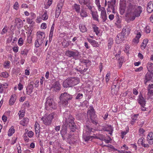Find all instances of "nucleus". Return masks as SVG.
Segmentation results:
<instances>
[{
	"label": "nucleus",
	"instance_id": "f257e3e1",
	"mask_svg": "<svg viewBox=\"0 0 153 153\" xmlns=\"http://www.w3.org/2000/svg\"><path fill=\"white\" fill-rule=\"evenodd\" d=\"M121 4L125 6L127 13L132 16V19L134 20L135 17H139L142 12V7L136 5L134 3L133 0H121Z\"/></svg>",
	"mask_w": 153,
	"mask_h": 153
},
{
	"label": "nucleus",
	"instance_id": "f03ea898",
	"mask_svg": "<svg viewBox=\"0 0 153 153\" xmlns=\"http://www.w3.org/2000/svg\"><path fill=\"white\" fill-rule=\"evenodd\" d=\"M64 117L65 118V122L67 127L71 131L73 132L76 129V126L74 122V118L70 114L68 111L65 112L64 114Z\"/></svg>",
	"mask_w": 153,
	"mask_h": 153
},
{
	"label": "nucleus",
	"instance_id": "7ed1b4c3",
	"mask_svg": "<svg viewBox=\"0 0 153 153\" xmlns=\"http://www.w3.org/2000/svg\"><path fill=\"white\" fill-rule=\"evenodd\" d=\"M72 98V95L66 92L62 93L59 98L60 100L59 102L64 107H66L69 105V102Z\"/></svg>",
	"mask_w": 153,
	"mask_h": 153
},
{
	"label": "nucleus",
	"instance_id": "20e7f679",
	"mask_svg": "<svg viewBox=\"0 0 153 153\" xmlns=\"http://www.w3.org/2000/svg\"><path fill=\"white\" fill-rule=\"evenodd\" d=\"M79 82L78 79L70 78L65 80L63 82V85L64 88L70 87L76 85Z\"/></svg>",
	"mask_w": 153,
	"mask_h": 153
},
{
	"label": "nucleus",
	"instance_id": "39448f33",
	"mask_svg": "<svg viewBox=\"0 0 153 153\" xmlns=\"http://www.w3.org/2000/svg\"><path fill=\"white\" fill-rule=\"evenodd\" d=\"M57 107V104L55 102L54 99L52 97H49L46 99L45 103V108L46 110L52 109H55Z\"/></svg>",
	"mask_w": 153,
	"mask_h": 153
},
{
	"label": "nucleus",
	"instance_id": "423d86ee",
	"mask_svg": "<svg viewBox=\"0 0 153 153\" xmlns=\"http://www.w3.org/2000/svg\"><path fill=\"white\" fill-rule=\"evenodd\" d=\"M87 113L88 115L90 116L91 122L95 125H97L98 123L97 118L93 108L92 107H90Z\"/></svg>",
	"mask_w": 153,
	"mask_h": 153
},
{
	"label": "nucleus",
	"instance_id": "0eeeda50",
	"mask_svg": "<svg viewBox=\"0 0 153 153\" xmlns=\"http://www.w3.org/2000/svg\"><path fill=\"white\" fill-rule=\"evenodd\" d=\"M57 115L56 113H53L50 114L48 116L43 117L42 119L43 123L46 126L49 125L51 123L52 120L53 118H57Z\"/></svg>",
	"mask_w": 153,
	"mask_h": 153
},
{
	"label": "nucleus",
	"instance_id": "6e6552de",
	"mask_svg": "<svg viewBox=\"0 0 153 153\" xmlns=\"http://www.w3.org/2000/svg\"><path fill=\"white\" fill-rule=\"evenodd\" d=\"M65 55L69 58L72 57L73 58H75L79 56V52L76 50L74 51L67 50L65 52Z\"/></svg>",
	"mask_w": 153,
	"mask_h": 153
},
{
	"label": "nucleus",
	"instance_id": "1a4fd4ad",
	"mask_svg": "<svg viewBox=\"0 0 153 153\" xmlns=\"http://www.w3.org/2000/svg\"><path fill=\"white\" fill-rule=\"evenodd\" d=\"M79 3L81 4L86 5L88 9L92 11V6L91 5V1L90 0H79Z\"/></svg>",
	"mask_w": 153,
	"mask_h": 153
},
{
	"label": "nucleus",
	"instance_id": "9d476101",
	"mask_svg": "<svg viewBox=\"0 0 153 153\" xmlns=\"http://www.w3.org/2000/svg\"><path fill=\"white\" fill-rule=\"evenodd\" d=\"M125 37L126 36L121 32L118 33L116 37V43L118 44L122 43L124 40Z\"/></svg>",
	"mask_w": 153,
	"mask_h": 153
},
{
	"label": "nucleus",
	"instance_id": "9b49d317",
	"mask_svg": "<svg viewBox=\"0 0 153 153\" xmlns=\"http://www.w3.org/2000/svg\"><path fill=\"white\" fill-rule=\"evenodd\" d=\"M37 39L39 41L40 43H43L45 37L44 33L41 32H38L37 33Z\"/></svg>",
	"mask_w": 153,
	"mask_h": 153
},
{
	"label": "nucleus",
	"instance_id": "f8f14e48",
	"mask_svg": "<svg viewBox=\"0 0 153 153\" xmlns=\"http://www.w3.org/2000/svg\"><path fill=\"white\" fill-rule=\"evenodd\" d=\"M33 82H30L26 88V91L28 95H30L33 92Z\"/></svg>",
	"mask_w": 153,
	"mask_h": 153
},
{
	"label": "nucleus",
	"instance_id": "ddd939ff",
	"mask_svg": "<svg viewBox=\"0 0 153 153\" xmlns=\"http://www.w3.org/2000/svg\"><path fill=\"white\" fill-rule=\"evenodd\" d=\"M51 88L56 92L59 91L60 89V85L59 82H55L52 85Z\"/></svg>",
	"mask_w": 153,
	"mask_h": 153
},
{
	"label": "nucleus",
	"instance_id": "4468645a",
	"mask_svg": "<svg viewBox=\"0 0 153 153\" xmlns=\"http://www.w3.org/2000/svg\"><path fill=\"white\" fill-rule=\"evenodd\" d=\"M152 74L150 72H147L144 78V83L146 84L147 82L152 79Z\"/></svg>",
	"mask_w": 153,
	"mask_h": 153
},
{
	"label": "nucleus",
	"instance_id": "2eb2a0df",
	"mask_svg": "<svg viewBox=\"0 0 153 153\" xmlns=\"http://www.w3.org/2000/svg\"><path fill=\"white\" fill-rule=\"evenodd\" d=\"M147 140L149 144H153V132H150L149 133L147 136Z\"/></svg>",
	"mask_w": 153,
	"mask_h": 153
},
{
	"label": "nucleus",
	"instance_id": "dca6fc26",
	"mask_svg": "<svg viewBox=\"0 0 153 153\" xmlns=\"http://www.w3.org/2000/svg\"><path fill=\"white\" fill-rule=\"evenodd\" d=\"M103 10H101L100 17L102 19V22H105L107 19L106 13L105 10L103 8Z\"/></svg>",
	"mask_w": 153,
	"mask_h": 153
},
{
	"label": "nucleus",
	"instance_id": "f3484780",
	"mask_svg": "<svg viewBox=\"0 0 153 153\" xmlns=\"http://www.w3.org/2000/svg\"><path fill=\"white\" fill-rule=\"evenodd\" d=\"M116 0H110L108 2V7L112 10H114V7L115 6V3Z\"/></svg>",
	"mask_w": 153,
	"mask_h": 153
},
{
	"label": "nucleus",
	"instance_id": "a211bd4d",
	"mask_svg": "<svg viewBox=\"0 0 153 153\" xmlns=\"http://www.w3.org/2000/svg\"><path fill=\"white\" fill-rule=\"evenodd\" d=\"M147 10L148 12L149 13H152L153 11V2L152 1H150L148 4L147 6Z\"/></svg>",
	"mask_w": 153,
	"mask_h": 153
},
{
	"label": "nucleus",
	"instance_id": "6ab92c4d",
	"mask_svg": "<svg viewBox=\"0 0 153 153\" xmlns=\"http://www.w3.org/2000/svg\"><path fill=\"white\" fill-rule=\"evenodd\" d=\"M15 23L16 26L18 27H22L23 26V22L20 19L16 18L15 19Z\"/></svg>",
	"mask_w": 153,
	"mask_h": 153
},
{
	"label": "nucleus",
	"instance_id": "aec40b11",
	"mask_svg": "<svg viewBox=\"0 0 153 153\" xmlns=\"http://www.w3.org/2000/svg\"><path fill=\"white\" fill-rule=\"evenodd\" d=\"M147 68L149 72L153 74V63L149 62L147 65Z\"/></svg>",
	"mask_w": 153,
	"mask_h": 153
},
{
	"label": "nucleus",
	"instance_id": "412c9836",
	"mask_svg": "<svg viewBox=\"0 0 153 153\" xmlns=\"http://www.w3.org/2000/svg\"><path fill=\"white\" fill-rule=\"evenodd\" d=\"M54 24H53L51 26L49 35V42H51L52 39L54 27Z\"/></svg>",
	"mask_w": 153,
	"mask_h": 153
},
{
	"label": "nucleus",
	"instance_id": "4be33fe9",
	"mask_svg": "<svg viewBox=\"0 0 153 153\" xmlns=\"http://www.w3.org/2000/svg\"><path fill=\"white\" fill-rule=\"evenodd\" d=\"M141 35L140 32H138L135 38L133 40V42L135 44H137L139 42V39L141 37Z\"/></svg>",
	"mask_w": 153,
	"mask_h": 153
},
{
	"label": "nucleus",
	"instance_id": "5701e85b",
	"mask_svg": "<svg viewBox=\"0 0 153 153\" xmlns=\"http://www.w3.org/2000/svg\"><path fill=\"white\" fill-rule=\"evenodd\" d=\"M88 40L94 47H97L99 46L98 42L95 40L91 39H88Z\"/></svg>",
	"mask_w": 153,
	"mask_h": 153
},
{
	"label": "nucleus",
	"instance_id": "b1692460",
	"mask_svg": "<svg viewBox=\"0 0 153 153\" xmlns=\"http://www.w3.org/2000/svg\"><path fill=\"white\" fill-rule=\"evenodd\" d=\"M138 103L141 105L142 106H144L145 105V101L144 98L141 97L139 99H138Z\"/></svg>",
	"mask_w": 153,
	"mask_h": 153
},
{
	"label": "nucleus",
	"instance_id": "393cba45",
	"mask_svg": "<svg viewBox=\"0 0 153 153\" xmlns=\"http://www.w3.org/2000/svg\"><path fill=\"white\" fill-rule=\"evenodd\" d=\"M130 29L129 28H128L126 27V28H124L123 29L122 31L121 32L125 36H126V34L128 35L130 33Z\"/></svg>",
	"mask_w": 153,
	"mask_h": 153
},
{
	"label": "nucleus",
	"instance_id": "a878e982",
	"mask_svg": "<svg viewBox=\"0 0 153 153\" xmlns=\"http://www.w3.org/2000/svg\"><path fill=\"white\" fill-rule=\"evenodd\" d=\"M67 127H65L64 128H63L60 131V133L62 135V136L63 138H64L65 135L67 134Z\"/></svg>",
	"mask_w": 153,
	"mask_h": 153
},
{
	"label": "nucleus",
	"instance_id": "bb28decb",
	"mask_svg": "<svg viewBox=\"0 0 153 153\" xmlns=\"http://www.w3.org/2000/svg\"><path fill=\"white\" fill-rule=\"evenodd\" d=\"M80 15L81 17H85L87 16V13L84 8L82 7L80 12Z\"/></svg>",
	"mask_w": 153,
	"mask_h": 153
},
{
	"label": "nucleus",
	"instance_id": "cd10ccee",
	"mask_svg": "<svg viewBox=\"0 0 153 153\" xmlns=\"http://www.w3.org/2000/svg\"><path fill=\"white\" fill-rule=\"evenodd\" d=\"M73 8L75 10V11L77 13L80 12V6L79 4H75L74 6H73Z\"/></svg>",
	"mask_w": 153,
	"mask_h": 153
},
{
	"label": "nucleus",
	"instance_id": "c85d7f7f",
	"mask_svg": "<svg viewBox=\"0 0 153 153\" xmlns=\"http://www.w3.org/2000/svg\"><path fill=\"white\" fill-rule=\"evenodd\" d=\"M120 13L121 15H123L124 13L125 10L126 9L125 6L121 4V0H120Z\"/></svg>",
	"mask_w": 153,
	"mask_h": 153
},
{
	"label": "nucleus",
	"instance_id": "c756f323",
	"mask_svg": "<svg viewBox=\"0 0 153 153\" xmlns=\"http://www.w3.org/2000/svg\"><path fill=\"white\" fill-rule=\"evenodd\" d=\"M116 87V85H114L113 84L112 86V88L111 89V92L112 94H117V91L118 90L117 88H116V90H115V89Z\"/></svg>",
	"mask_w": 153,
	"mask_h": 153
},
{
	"label": "nucleus",
	"instance_id": "7c9ffc66",
	"mask_svg": "<svg viewBox=\"0 0 153 153\" xmlns=\"http://www.w3.org/2000/svg\"><path fill=\"white\" fill-rule=\"evenodd\" d=\"M29 121V120L28 118H24L20 121V123L23 126H25L28 123Z\"/></svg>",
	"mask_w": 153,
	"mask_h": 153
},
{
	"label": "nucleus",
	"instance_id": "2f4dec72",
	"mask_svg": "<svg viewBox=\"0 0 153 153\" xmlns=\"http://www.w3.org/2000/svg\"><path fill=\"white\" fill-rule=\"evenodd\" d=\"M64 0H61L58 4L56 9L61 10L62 7L63 5Z\"/></svg>",
	"mask_w": 153,
	"mask_h": 153
},
{
	"label": "nucleus",
	"instance_id": "473e14b6",
	"mask_svg": "<svg viewBox=\"0 0 153 153\" xmlns=\"http://www.w3.org/2000/svg\"><path fill=\"white\" fill-rule=\"evenodd\" d=\"M79 28L81 31L82 33L85 32L86 31V28L84 25L80 24L79 25Z\"/></svg>",
	"mask_w": 153,
	"mask_h": 153
},
{
	"label": "nucleus",
	"instance_id": "72a5a7b5",
	"mask_svg": "<svg viewBox=\"0 0 153 153\" xmlns=\"http://www.w3.org/2000/svg\"><path fill=\"white\" fill-rule=\"evenodd\" d=\"M35 127L36 134L38 137H39L40 130L39 129V126L38 125V124L37 125L36 124H35Z\"/></svg>",
	"mask_w": 153,
	"mask_h": 153
},
{
	"label": "nucleus",
	"instance_id": "f704fd0d",
	"mask_svg": "<svg viewBox=\"0 0 153 153\" xmlns=\"http://www.w3.org/2000/svg\"><path fill=\"white\" fill-rule=\"evenodd\" d=\"M14 129L13 126H11L8 131V135L9 136H11L14 133Z\"/></svg>",
	"mask_w": 153,
	"mask_h": 153
},
{
	"label": "nucleus",
	"instance_id": "c9c22d12",
	"mask_svg": "<svg viewBox=\"0 0 153 153\" xmlns=\"http://www.w3.org/2000/svg\"><path fill=\"white\" fill-rule=\"evenodd\" d=\"M16 100V98H15L13 95L11 96V98L10 99L9 103L10 105H13L15 102Z\"/></svg>",
	"mask_w": 153,
	"mask_h": 153
},
{
	"label": "nucleus",
	"instance_id": "e433bc0d",
	"mask_svg": "<svg viewBox=\"0 0 153 153\" xmlns=\"http://www.w3.org/2000/svg\"><path fill=\"white\" fill-rule=\"evenodd\" d=\"M93 28L94 30V31L95 32L96 34L97 35H98V34L99 33L98 27L96 25H93Z\"/></svg>",
	"mask_w": 153,
	"mask_h": 153
},
{
	"label": "nucleus",
	"instance_id": "4c0bfd02",
	"mask_svg": "<svg viewBox=\"0 0 153 153\" xmlns=\"http://www.w3.org/2000/svg\"><path fill=\"white\" fill-rule=\"evenodd\" d=\"M113 42L112 39L111 38H109L108 39V42L109 49H110L111 48V45H113Z\"/></svg>",
	"mask_w": 153,
	"mask_h": 153
},
{
	"label": "nucleus",
	"instance_id": "58836bf2",
	"mask_svg": "<svg viewBox=\"0 0 153 153\" xmlns=\"http://www.w3.org/2000/svg\"><path fill=\"white\" fill-rule=\"evenodd\" d=\"M48 16L47 14V12L45 10L44 14L42 16V19L43 20H46L48 19Z\"/></svg>",
	"mask_w": 153,
	"mask_h": 153
},
{
	"label": "nucleus",
	"instance_id": "ea45409f",
	"mask_svg": "<svg viewBox=\"0 0 153 153\" xmlns=\"http://www.w3.org/2000/svg\"><path fill=\"white\" fill-rule=\"evenodd\" d=\"M83 138L85 141H88L90 140H92V137L90 136L85 137L83 135Z\"/></svg>",
	"mask_w": 153,
	"mask_h": 153
},
{
	"label": "nucleus",
	"instance_id": "a19ab883",
	"mask_svg": "<svg viewBox=\"0 0 153 153\" xmlns=\"http://www.w3.org/2000/svg\"><path fill=\"white\" fill-rule=\"evenodd\" d=\"M83 96L82 94L79 93L77 94L76 97L75 99L76 100H80L82 99Z\"/></svg>",
	"mask_w": 153,
	"mask_h": 153
},
{
	"label": "nucleus",
	"instance_id": "79ce46f5",
	"mask_svg": "<svg viewBox=\"0 0 153 153\" xmlns=\"http://www.w3.org/2000/svg\"><path fill=\"white\" fill-rule=\"evenodd\" d=\"M61 10L56 8L55 12V17L58 18L59 17L61 11Z\"/></svg>",
	"mask_w": 153,
	"mask_h": 153
},
{
	"label": "nucleus",
	"instance_id": "37998d69",
	"mask_svg": "<svg viewBox=\"0 0 153 153\" xmlns=\"http://www.w3.org/2000/svg\"><path fill=\"white\" fill-rule=\"evenodd\" d=\"M0 76L4 78H7L8 77V74L7 72H3L0 73Z\"/></svg>",
	"mask_w": 153,
	"mask_h": 153
},
{
	"label": "nucleus",
	"instance_id": "c03bdc74",
	"mask_svg": "<svg viewBox=\"0 0 153 153\" xmlns=\"http://www.w3.org/2000/svg\"><path fill=\"white\" fill-rule=\"evenodd\" d=\"M42 43H40L39 41L36 39L35 43V46L36 48L39 47L40 45H42Z\"/></svg>",
	"mask_w": 153,
	"mask_h": 153
},
{
	"label": "nucleus",
	"instance_id": "a18cd8bd",
	"mask_svg": "<svg viewBox=\"0 0 153 153\" xmlns=\"http://www.w3.org/2000/svg\"><path fill=\"white\" fill-rule=\"evenodd\" d=\"M95 3L98 7V10H101V6L100 2V0H95Z\"/></svg>",
	"mask_w": 153,
	"mask_h": 153
},
{
	"label": "nucleus",
	"instance_id": "49530a36",
	"mask_svg": "<svg viewBox=\"0 0 153 153\" xmlns=\"http://www.w3.org/2000/svg\"><path fill=\"white\" fill-rule=\"evenodd\" d=\"M96 138L103 140L104 138L102 134L98 135L95 137Z\"/></svg>",
	"mask_w": 153,
	"mask_h": 153
},
{
	"label": "nucleus",
	"instance_id": "de8ad7c7",
	"mask_svg": "<svg viewBox=\"0 0 153 153\" xmlns=\"http://www.w3.org/2000/svg\"><path fill=\"white\" fill-rule=\"evenodd\" d=\"M24 41L22 38H20L18 41V44L19 46H21L23 44Z\"/></svg>",
	"mask_w": 153,
	"mask_h": 153
},
{
	"label": "nucleus",
	"instance_id": "09e8293b",
	"mask_svg": "<svg viewBox=\"0 0 153 153\" xmlns=\"http://www.w3.org/2000/svg\"><path fill=\"white\" fill-rule=\"evenodd\" d=\"M144 138L141 137L140 138L138 141V144H141L142 145L144 143Z\"/></svg>",
	"mask_w": 153,
	"mask_h": 153
},
{
	"label": "nucleus",
	"instance_id": "8fccbe9b",
	"mask_svg": "<svg viewBox=\"0 0 153 153\" xmlns=\"http://www.w3.org/2000/svg\"><path fill=\"white\" fill-rule=\"evenodd\" d=\"M5 85L0 83V93H1L3 91V87Z\"/></svg>",
	"mask_w": 153,
	"mask_h": 153
},
{
	"label": "nucleus",
	"instance_id": "3c124183",
	"mask_svg": "<svg viewBox=\"0 0 153 153\" xmlns=\"http://www.w3.org/2000/svg\"><path fill=\"white\" fill-rule=\"evenodd\" d=\"M68 42L66 41V40L64 41L62 44L63 46H64V47H67L68 45Z\"/></svg>",
	"mask_w": 153,
	"mask_h": 153
},
{
	"label": "nucleus",
	"instance_id": "603ef678",
	"mask_svg": "<svg viewBox=\"0 0 153 153\" xmlns=\"http://www.w3.org/2000/svg\"><path fill=\"white\" fill-rule=\"evenodd\" d=\"M19 7V5L18 4V2H16L13 6L14 8L16 10H17L18 9Z\"/></svg>",
	"mask_w": 153,
	"mask_h": 153
},
{
	"label": "nucleus",
	"instance_id": "864d4df0",
	"mask_svg": "<svg viewBox=\"0 0 153 153\" xmlns=\"http://www.w3.org/2000/svg\"><path fill=\"white\" fill-rule=\"evenodd\" d=\"M10 62L9 61H6L4 64V66L5 68H7L9 66Z\"/></svg>",
	"mask_w": 153,
	"mask_h": 153
},
{
	"label": "nucleus",
	"instance_id": "5fc2aeb1",
	"mask_svg": "<svg viewBox=\"0 0 153 153\" xmlns=\"http://www.w3.org/2000/svg\"><path fill=\"white\" fill-rule=\"evenodd\" d=\"M146 31L147 33H149L151 31L150 28L149 26H147L145 28Z\"/></svg>",
	"mask_w": 153,
	"mask_h": 153
},
{
	"label": "nucleus",
	"instance_id": "6e6d98bb",
	"mask_svg": "<svg viewBox=\"0 0 153 153\" xmlns=\"http://www.w3.org/2000/svg\"><path fill=\"white\" fill-rule=\"evenodd\" d=\"M41 28L45 29L47 28V24L45 23H42L41 26Z\"/></svg>",
	"mask_w": 153,
	"mask_h": 153
},
{
	"label": "nucleus",
	"instance_id": "4d7b16f0",
	"mask_svg": "<svg viewBox=\"0 0 153 153\" xmlns=\"http://www.w3.org/2000/svg\"><path fill=\"white\" fill-rule=\"evenodd\" d=\"M19 117L20 119H21V117H24L25 115V113L23 111H19Z\"/></svg>",
	"mask_w": 153,
	"mask_h": 153
},
{
	"label": "nucleus",
	"instance_id": "13d9d810",
	"mask_svg": "<svg viewBox=\"0 0 153 153\" xmlns=\"http://www.w3.org/2000/svg\"><path fill=\"white\" fill-rule=\"evenodd\" d=\"M94 19L95 20L99 21L98 19V15H96L95 14H93L92 15Z\"/></svg>",
	"mask_w": 153,
	"mask_h": 153
},
{
	"label": "nucleus",
	"instance_id": "bf43d9fd",
	"mask_svg": "<svg viewBox=\"0 0 153 153\" xmlns=\"http://www.w3.org/2000/svg\"><path fill=\"white\" fill-rule=\"evenodd\" d=\"M18 88L19 90L20 91L22 90L23 88V85L20 83H19L18 85Z\"/></svg>",
	"mask_w": 153,
	"mask_h": 153
},
{
	"label": "nucleus",
	"instance_id": "052dcab7",
	"mask_svg": "<svg viewBox=\"0 0 153 153\" xmlns=\"http://www.w3.org/2000/svg\"><path fill=\"white\" fill-rule=\"evenodd\" d=\"M34 133L32 131H30L28 133V136L30 137H32Z\"/></svg>",
	"mask_w": 153,
	"mask_h": 153
},
{
	"label": "nucleus",
	"instance_id": "680f3d73",
	"mask_svg": "<svg viewBox=\"0 0 153 153\" xmlns=\"http://www.w3.org/2000/svg\"><path fill=\"white\" fill-rule=\"evenodd\" d=\"M13 49L14 52L17 53L18 51V47H14Z\"/></svg>",
	"mask_w": 153,
	"mask_h": 153
},
{
	"label": "nucleus",
	"instance_id": "e2e57ef3",
	"mask_svg": "<svg viewBox=\"0 0 153 153\" xmlns=\"http://www.w3.org/2000/svg\"><path fill=\"white\" fill-rule=\"evenodd\" d=\"M86 131H88V133H89V132H91L92 129V128L89 127V126H86Z\"/></svg>",
	"mask_w": 153,
	"mask_h": 153
},
{
	"label": "nucleus",
	"instance_id": "0e129e2a",
	"mask_svg": "<svg viewBox=\"0 0 153 153\" xmlns=\"http://www.w3.org/2000/svg\"><path fill=\"white\" fill-rule=\"evenodd\" d=\"M27 51L26 50H24L23 51H22L21 54L22 55H26L27 54Z\"/></svg>",
	"mask_w": 153,
	"mask_h": 153
},
{
	"label": "nucleus",
	"instance_id": "69168bd1",
	"mask_svg": "<svg viewBox=\"0 0 153 153\" xmlns=\"http://www.w3.org/2000/svg\"><path fill=\"white\" fill-rule=\"evenodd\" d=\"M7 32V30L5 29V28H4L2 30V32H1V35H3L5 33H6Z\"/></svg>",
	"mask_w": 153,
	"mask_h": 153
},
{
	"label": "nucleus",
	"instance_id": "338daca9",
	"mask_svg": "<svg viewBox=\"0 0 153 153\" xmlns=\"http://www.w3.org/2000/svg\"><path fill=\"white\" fill-rule=\"evenodd\" d=\"M110 75V74L109 73H107L106 76L105 80L106 82H108L109 80V79L108 77Z\"/></svg>",
	"mask_w": 153,
	"mask_h": 153
},
{
	"label": "nucleus",
	"instance_id": "774afa93",
	"mask_svg": "<svg viewBox=\"0 0 153 153\" xmlns=\"http://www.w3.org/2000/svg\"><path fill=\"white\" fill-rule=\"evenodd\" d=\"M153 88V84H149L148 87V89H152Z\"/></svg>",
	"mask_w": 153,
	"mask_h": 153
}]
</instances>
